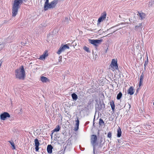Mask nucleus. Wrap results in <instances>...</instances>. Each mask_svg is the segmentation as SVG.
<instances>
[{"instance_id":"obj_13","label":"nucleus","mask_w":154,"mask_h":154,"mask_svg":"<svg viewBox=\"0 0 154 154\" xmlns=\"http://www.w3.org/2000/svg\"><path fill=\"white\" fill-rule=\"evenodd\" d=\"M144 78V75L143 73L141 75L140 79V82L139 83V86L140 87L142 85L143 83V80Z\"/></svg>"},{"instance_id":"obj_29","label":"nucleus","mask_w":154,"mask_h":154,"mask_svg":"<svg viewBox=\"0 0 154 154\" xmlns=\"http://www.w3.org/2000/svg\"><path fill=\"white\" fill-rule=\"evenodd\" d=\"M111 136H112L111 133L110 132H109L108 133L107 137L109 138H110L111 137Z\"/></svg>"},{"instance_id":"obj_16","label":"nucleus","mask_w":154,"mask_h":154,"mask_svg":"<svg viewBox=\"0 0 154 154\" xmlns=\"http://www.w3.org/2000/svg\"><path fill=\"white\" fill-rule=\"evenodd\" d=\"M117 137H120L121 135L122 131L120 128L119 127L117 130Z\"/></svg>"},{"instance_id":"obj_5","label":"nucleus","mask_w":154,"mask_h":154,"mask_svg":"<svg viewBox=\"0 0 154 154\" xmlns=\"http://www.w3.org/2000/svg\"><path fill=\"white\" fill-rule=\"evenodd\" d=\"M89 43L94 45L95 46H97L98 44H100L102 42V40L89 39Z\"/></svg>"},{"instance_id":"obj_14","label":"nucleus","mask_w":154,"mask_h":154,"mask_svg":"<svg viewBox=\"0 0 154 154\" xmlns=\"http://www.w3.org/2000/svg\"><path fill=\"white\" fill-rule=\"evenodd\" d=\"M41 81L43 82H46L49 81V79L45 77L42 76L41 77Z\"/></svg>"},{"instance_id":"obj_30","label":"nucleus","mask_w":154,"mask_h":154,"mask_svg":"<svg viewBox=\"0 0 154 154\" xmlns=\"http://www.w3.org/2000/svg\"><path fill=\"white\" fill-rule=\"evenodd\" d=\"M148 61H145V63L144 64V69H146V66L148 64Z\"/></svg>"},{"instance_id":"obj_26","label":"nucleus","mask_w":154,"mask_h":154,"mask_svg":"<svg viewBox=\"0 0 154 154\" xmlns=\"http://www.w3.org/2000/svg\"><path fill=\"white\" fill-rule=\"evenodd\" d=\"M11 144V145L13 147V149H15V146L14 145V144L13 142H11V141H8Z\"/></svg>"},{"instance_id":"obj_17","label":"nucleus","mask_w":154,"mask_h":154,"mask_svg":"<svg viewBox=\"0 0 154 154\" xmlns=\"http://www.w3.org/2000/svg\"><path fill=\"white\" fill-rule=\"evenodd\" d=\"M60 128L59 125H57L56 128L52 131V135L55 132L59 131L60 130Z\"/></svg>"},{"instance_id":"obj_10","label":"nucleus","mask_w":154,"mask_h":154,"mask_svg":"<svg viewBox=\"0 0 154 154\" xmlns=\"http://www.w3.org/2000/svg\"><path fill=\"white\" fill-rule=\"evenodd\" d=\"M77 119L75 120L76 124L75 125V127L74 128V130L75 131H77L79 128V119L78 117H77L76 118Z\"/></svg>"},{"instance_id":"obj_28","label":"nucleus","mask_w":154,"mask_h":154,"mask_svg":"<svg viewBox=\"0 0 154 154\" xmlns=\"http://www.w3.org/2000/svg\"><path fill=\"white\" fill-rule=\"evenodd\" d=\"M63 47L65 50L66 49H68L69 48V47L68 45V44L65 45H63Z\"/></svg>"},{"instance_id":"obj_18","label":"nucleus","mask_w":154,"mask_h":154,"mask_svg":"<svg viewBox=\"0 0 154 154\" xmlns=\"http://www.w3.org/2000/svg\"><path fill=\"white\" fill-rule=\"evenodd\" d=\"M48 55V54L47 53H44L42 55H41L40 57V59L41 60H42L45 59L46 57Z\"/></svg>"},{"instance_id":"obj_35","label":"nucleus","mask_w":154,"mask_h":154,"mask_svg":"<svg viewBox=\"0 0 154 154\" xmlns=\"http://www.w3.org/2000/svg\"><path fill=\"white\" fill-rule=\"evenodd\" d=\"M119 17H121V16H120V15L119 16Z\"/></svg>"},{"instance_id":"obj_25","label":"nucleus","mask_w":154,"mask_h":154,"mask_svg":"<svg viewBox=\"0 0 154 154\" xmlns=\"http://www.w3.org/2000/svg\"><path fill=\"white\" fill-rule=\"evenodd\" d=\"M49 0H46V2H45L44 8H46L47 7V5L49 4Z\"/></svg>"},{"instance_id":"obj_34","label":"nucleus","mask_w":154,"mask_h":154,"mask_svg":"<svg viewBox=\"0 0 154 154\" xmlns=\"http://www.w3.org/2000/svg\"><path fill=\"white\" fill-rule=\"evenodd\" d=\"M66 19H67V20H69V19H68V18H66L65 19L66 20Z\"/></svg>"},{"instance_id":"obj_23","label":"nucleus","mask_w":154,"mask_h":154,"mask_svg":"<svg viewBox=\"0 0 154 154\" xmlns=\"http://www.w3.org/2000/svg\"><path fill=\"white\" fill-rule=\"evenodd\" d=\"M99 125H104V123L102 119H100L99 121Z\"/></svg>"},{"instance_id":"obj_33","label":"nucleus","mask_w":154,"mask_h":154,"mask_svg":"<svg viewBox=\"0 0 154 154\" xmlns=\"http://www.w3.org/2000/svg\"><path fill=\"white\" fill-rule=\"evenodd\" d=\"M95 117H94V119L93 122H94V121L95 120Z\"/></svg>"},{"instance_id":"obj_24","label":"nucleus","mask_w":154,"mask_h":154,"mask_svg":"<svg viewBox=\"0 0 154 154\" xmlns=\"http://www.w3.org/2000/svg\"><path fill=\"white\" fill-rule=\"evenodd\" d=\"M142 26V23H139L138 25L136 26H135V30H136L139 27H141Z\"/></svg>"},{"instance_id":"obj_19","label":"nucleus","mask_w":154,"mask_h":154,"mask_svg":"<svg viewBox=\"0 0 154 154\" xmlns=\"http://www.w3.org/2000/svg\"><path fill=\"white\" fill-rule=\"evenodd\" d=\"M65 50V49H64L63 46H61L60 48L58 51L57 53L58 54H60L61 53V52Z\"/></svg>"},{"instance_id":"obj_22","label":"nucleus","mask_w":154,"mask_h":154,"mask_svg":"<svg viewBox=\"0 0 154 154\" xmlns=\"http://www.w3.org/2000/svg\"><path fill=\"white\" fill-rule=\"evenodd\" d=\"M122 95V93L121 92H120L117 95V99L118 100H120L121 98Z\"/></svg>"},{"instance_id":"obj_3","label":"nucleus","mask_w":154,"mask_h":154,"mask_svg":"<svg viewBox=\"0 0 154 154\" xmlns=\"http://www.w3.org/2000/svg\"><path fill=\"white\" fill-rule=\"evenodd\" d=\"M117 59H112L110 65V67L112 69H111L114 70L115 69H118V67L117 64Z\"/></svg>"},{"instance_id":"obj_8","label":"nucleus","mask_w":154,"mask_h":154,"mask_svg":"<svg viewBox=\"0 0 154 154\" xmlns=\"http://www.w3.org/2000/svg\"><path fill=\"white\" fill-rule=\"evenodd\" d=\"M10 115L7 112H4L0 115L1 120H4L7 117H10Z\"/></svg>"},{"instance_id":"obj_2","label":"nucleus","mask_w":154,"mask_h":154,"mask_svg":"<svg viewBox=\"0 0 154 154\" xmlns=\"http://www.w3.org/2000/svg\"><path fill=\"white\" fill-rule=\"evenodd\" d=\"M15 76L16 78L24 80L25 76V72L23 66H22L19 69L15 70Z\"/></svg>"},{"instance_id":"obj_11","label":"nucleus","mask_w":154,"mask_h":154,"mask_svg":"<svg viewBox=\"0 0 154 154\" xmlns=\"http://www.w3.org/2000/svg\"><path fill=\"white\" fill-rule=\"evenodd\" d=\"M53 147L51 145H48L47 147V150L48 153H51L52 152Z\"/></svg>"},{"instance_id":"obj_21","label":"nucleus","mask_w":154,"mask_h":154,"mask_svg":"<svg viewBox=\"0 0 154 154\" xmlns=\"http://www.w3.org/2000/svg\"><path fill=\"white\" fill-rule=\"evenodd\" d=\"M72 99L75 100H77L78 98L77 95L75 93H73L72 94Z\"/></svg>"},{"instance_id":"obj_36","label":"nucleus","mask_w":154,"mask_h":154,"mask_svg":"<svg viewBox=\"0 0 154 154\" xmlns=\"http://www.w3.org/2000/svg\"><path fill=\"white\" fill-rule=\"evenodd\" d=\"M153 105L154 106V102L153 103Z\"/></svg>"},{"instance_id":"obj_32","label":"nucleus","mask_w":154,"mask_h":154,"mask_svg":"<svg viewBox=\"0 0 154 154\" xmlns=\"http://www.w3.org/2000/svg\"><path fill=\"white\" fill-rule=\"evenodd\" d=\"M89 123V122H86V125H87Z\"/></svg>"},{"instance_id":"obj_20","label":"nucleus","mask_w":154,"mask_h":154,"mask_svg":"<svg viewBox=\"0 0 154 154\" xmlns=\"http://www.w3.org/2000/svg\"><path fill=\"white\" fill-rule=\"evenodd\" d=\"M110 105L113 111L115 109V105L114 101L112 100L110 102Z\"/></svg>"},{"instance_id":"obj_27","label":"nucleus","mask_w":154,"mask_h":154,"mask_svg":"<svg viewBox=\"0 0 154 154\" xmlns=\"http://www.w3.org/2000/svg\"><path fill=\"white\" fill-rule=\"evenodd\" d=\"M84 50L86 51L87 52L90 53V51H89V48L86 46H85L84 48Z\"/></svg>"},{"instance_id":"obj_4","label":"nucleus","mask_w":154,"mask_h":154,"mask_svg":"<svg viewBox=\"0 0 154 154\" xmlns=\"http://www.w3.org/2000/svg\"><path fill=\"white\" fill-rule=\"evenodd\" d=\"M57 3V0H54L51 2L50 3H49L48 5H47V7L46 8H44L45 11H46L49 8H53L55 7Z\"/></svg>"},{"instance_id":"obj_7","label":"nucleus","mask_w":154,"mask_h":154,"mask_svg":"<svg viewBox=\"0 0 154 154\" xmlns=\"http://www.w3.org/2000/svg\"><path fill=\"white\" fill-rule=\"evenodd\" d=\"M97 140V137L96 135H92L91 137V143L94 148L96 143Z\"/></svg>"},{"instance_id":"obj_31","label":"nucleus","mask_w":154,"mask_h":154,"mask_svg":"<svg viewBox=\"0 0 154 154\" xmlns=\"http://www.w3.org/2000/svg\"><path fill=\"white\" fill-rule=\"evenodd\" d=\"M4 45L3 44H0V51L3 48Z\"/></svg>"},{"instance_id":"obj_15","label":"nucleus","mask_w":154,"mask_h":154,"mask_svg":"<svg viewBox=\"0 0 154 154\" xmlns=\"http://www.w3.org/2000/svg\"><path fill=\"white\" fill-rule=\"evenodd\" d=\"M139 16L140 17V20H142L145 17V14L143 13H140L138 12Z\"/></svg>"},{"instance_id":"obj_12","label":"nucleus","mask_w":154,"mask_h":154,"mask_svg":"<svg viewBox=\"0 0 154 154\" xmlns=\"http://www.w3.org/2000/svg\"><path fill=\"white\" fill-rule=\"evenodd\" d=\"M128 92V94L130 95H132L134 94V89L132 86H131L129 88Z\"/></svg>"},{"instance_id":"obj_1","label":"nucleus","mask_w":154,"mask_h":154,"mask_svg":"<svg viewBox=\"0 0 154 154\" xmlns=\"http://www.w3.org/2000/svg\"><path fill=\"white\" fill-rule=\"evenodd\" d=\"M23 2V0H14L12 8V15L15 17L17 14L18 9Z\"/></svg>"},{"instance_id":"obj_9","label":"nucleus","mask_w":154,"mask_h":154,"mask_svg":"<svg viewBox=\"0 0 154 154\" xmlns=\"http://www.w3.org/2000/svg\"><path fill=\"white\" fill-rule=\"evenodd\" d=\"M34 142L35 143V150L36 151H38L39 149V146L40 144L37 138L35 140Z\"/></svg>"},{"instance_id":"obj_6","label":"nucleus","mask_w":154,"mask_h":154,"mask_svg":"<svg viewBox=\"0 0 154 154\" xmlns=\"http://www.w3.org/2000/svg\"><path fill=\"white\" fill-rule=\"evenodd\" d=\"M106 16V12H104L101 15V16L99 18L97 23V25H98L100 24V23L104 20Z\"/></svg>"}]
</instances>
